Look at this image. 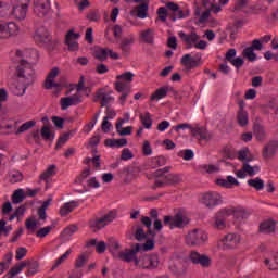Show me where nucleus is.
<instances>
[{
    "label": "nucleus",
    "instance_id": "56",
    "mask_svg": "<svg viewBox=\"0 0 278 278\" xmlns=\"http://www.w3.org/2000/svg\"><path fill=\"white\" fill-rule=\"evenodd\" d=\"M166 165V159L164 156H159L152 159V168H160V166Z\"/></svg>",
    "mask_w": 278,
    "mask_h": 278
},
{
    "label": "nucleus",
    "instance_id": "3",
    "mask_svg": "<svg viewBox=\"0 0 278 278\" xmlns=\"http://www.w3.org/2000/svg\"><path fill=\"white\" fill-rule=\"evenodd\" d=\"M18 123L15 122L14 124H7L1 126V131L4 136H10L14 134L15 136H21V134H25V131H29L33 127H36V121L31 119L22 124L18 128Z\"/></svg>",
    "mask_w": 278,
    "mask_h": 278
},
{
    "label": "nucleus",
    "instance_id": "59",
    "mask_svg": "<svg viewBox=\"0 0 278 278\" xmlns=\"http://www.w3.org/2000/svg\"><path fill=\"white\" fill-rule=\"evenodd\" d=\"M157 14H159L160 21H162L163 23H166V18L168 16V10H166V7H160L157 9Z\"/></svg>",
    "mask_w": 278,
    "mask_h": 278
},
{
    "label": "nucleus",
    "instance_id": "63",
    "mask_svg": "<svg viewBox=\"0 0 278 278\" xmlns=\"http://www.w3.org/2000/svg\"><path fill=\"white\" fill-rule=\"evenodd\" d=\"M121 160H134V153L131 152V150H129V148H126L122 151Z\"/></svg>",
    "mask_w": 278,
    "mask_h": 278
},
{
    "label": "nucleus",
    "instance_id": "30",
    "mask_svg": "<svg viewBox=\"0 0 278 278\" xmlns=\"http://www.w3.org/2000/svg\"><path fill=\"white\" fill-rule=\"evenodd\" d=\"M178 36L182 40V42H186V45H194L195 42L199 41V35H197V33H194V31H192L190 34L179 31Z\"/></svg>",
    "mask_w": 278,
    "mask_h": 278
},
{
    "label": "nucleus",
    "instance_id": "17",
    "mask_svg": "<svg viewBox=\"0 0 278 278\" xmlns=\"http://www.w3.org/2000/svg\"><path fill=\"white\" fill-rule=\"evenodd\" d=\"M94 55L100 62H105L108 58H111V60H121V55L110 48H99L96 50Z\"/></svg>",
    "mask_w": 278,
    "mask_h": 278
},
{
    "label": "nucleus",
    "instance_id": "50",
    "mask_svg": "<svg viewBox=\"0 0 278 278\" xmlns=\"http://www.w3.org/2000/svg\"><path fill=\"white\" fill-rule=\"evenodd\" d=\"M243 170H245L247 175H249L250 177H253V175H255L256 173H260V166L254 165L251 166L249 163H243Z\"/></svg>",
    "mask_w": 278,
    "mask_h": 278
},
{
    "label": "nucleus",
    "instance_id": "51",
    "mask_svg": "<svg viewBox=\"0 0 278 278\" xmlns=\"http://www.w3.org/2000/svg\"><path fill=\"white\" fill-rule=\"evenodd\" d=\"M38 268H40V264L37 261L29 262L26 277H31V275H36V273H38Z\"/></svg>",
    "mask_w": 278,
    "mask_h": 278
},
{
    "label": "nucleus",
    "instance_id": "43",
    "mask_svg": "<svg viewBox=\"0 0 278 278\" xmlns=\"http://www.w3.org/2000/svg\"><path fill=\"white\" fill-rule=\"evenodd\" d=\"M8 177L10 184H18L23 180V173L16 169H12L11 172H9Z\"/></svg>",
    "mask_w": 278,
    "mask_h": 278
},
{
    "label": "nucleus",
    "instance_id": "38",
    "mask_svg": "<svg viewBox=\"0 0 278 278\" xmlns=\"http://www.w3.org/2000/svg\"><path fill=\"white\" fill-rule=\"evenodd\" d=\"M238 160H240V162H243V164L245 162H253V155H251V151L249 150V148H243L238 152Z\"/></svg>",
    "mask_w": 278,
    "mask_h": 278
},
{
    "label": "nucleus",
    "instance_id": "36",
    "mask_svg": "<svg viewBox=\"0 0 278 278\" xmlns=\"http://www.w3.org/2000/svg\"><path fill=\"white\" fill-rule=\"evenodd\" d=\"M165 181L168 186H177L184 181V176L181 174H168L165 176Z\"/></svg>",
    "mask_w": 278,
    "mask_h": 278
},
{
    "label": "nucleus",
    "instance_id": "11",
    "mask_svg": "<svg viewBox=\"0 0 278 278\" xmlns=\"http://www.w3.org/2000/svg\"><path fill=\"white\" fill-rule=\"evenodd\" d=\"M189 260L192 262V264H195V266H201V268H210V266H212V257L197 251L190 252Z\"/></svg>",
    "mask_w": 278,
    "mask_h": 278
},
{
    "label": "nucleus",
    "instance_id": "14",
    "mask_svg": "<svg viewBox=\"0 0 278 278\" xmlns=\"http://www.w3.org/2000/svg\"><path fill=\"white\" fill-rule=\"evenodd\" d=\"M223 198L216 191H210L203 194L202 203L206 207H216V205H220Z\"/></svg>",
    "mask_w": 278,
    "mask_h": 278
},
{
    "label": "nucleus",
    "instance_id": "6",
    "mask_svg": "<svg viewBox=\"0 0 278 278\" xmlns=\"http://www.w3.org/2000/svg\"><path fill=\"white\" fill-rule=\"evenodd\" d=\"M185 242L188 247H201L207 242V233L201 229H193L187 233Z\"/></svg>",
    "mask_w": 278,
    "mask_h": 278
},
{
    "label": "nucleus",
    "instance_id": "48",
    "mask_svg": "<svg viewBox=\"0 0 278 278\" xmlns=\"http://www.w3.org/2000/svg\"><path fill=\"white\" fill-rule=\"evenodd\" d=\"M248 186H250V188H254V190H264V180L260 177L250 179L248 180Z\"/></svg>",
    "mask_w": 278,
    "mask_h": 278
},
{
    "label": "nucleus",
    "instance_id": "52",
    "mask_svg": "<svg viewBox=\"0 0 278 278\" xmlns=\"http://www.w3.org/2000/svg\"><path fill=\"white\" fill-rule=\"evenodd\" d=\"M100 114L101 112L96 113L92 121L84 127L85 134H90L92 131V129L97 125V122L99 121Z\"/></svg>",
    "mask_w": 278,
    "mask_h": 278
},
{
    "label": "nucleus",
    "instance_id": "18",
    "mask_svg": "<svg viewBox=\"0 0 278 278\" xmlns=\"http://www.w3.org/2000/svg\"><path fill=\"white\" fill-rule=\"evenodd\" d=\"M115 90L116 92H119V93L122 92V96L119 97V103L121 105H125V101H127V97L131 94V85L123 81H116Z\"/></svg>",
    "mask_w": 278,
    "mask_h": 278
},
{
    "label": "nucleus",
    "instance_id": "33",
    "mask_svg": "<svg viewBox=\"0 0 278 278\" xmlns=\"http://www.w3.org/2000/svg\"><path fill=\"white\" fill-rule=\"evenodd\" d=\"M253 134L258 142H264V140H266V128H264V126L255 124L253 126Z\"/></svg>",
    "mask_w": 278,
    "mask_h": 278
},
{
    "label": "nucleus",
    "instance_id": "19",
    "mask_svg": "<svg viewBox=\"0 0 278 278\" xmlns=\"http://www.w3.org/2000/svg\"><path fill=\"white\" fill-rule=\"evenodd\" d=\"M180 64H182V66H186V68L189 70L197 68V66L201 64V54H195L194 56H192V54H185L180 59Z\"/></svg>",
    "mask_w": 278,
    "mask_h": 278
},
{
    "label": "nucleus",
    "instance_id": "24",
    "mask_svg": "<svg viewBox=\"0 0 278 278\" xmlns=\"http://www.w3.org/2000/svg\"><path fill=\"white\" fill-rule=\"evenodd\" d=\"M136 39L134 38V35L122 39L119 43V49H122L123 55H129V53H131V45H134Z\"/></svg>",
    "mask_w": 278,
    "mask_h": 278
},
{
    "label": "nucleus",
    "instance_id": "55",
    "mask_svg": "<svg viewBox=\"0 0 278 278\" xmlns=\"http://www.w3.org/2000/svg\"><path fill=\"white\" fill-rule=\"evenodd\" d=\"M68 140L71 139L66 132L60 136L55 146L56 151L62 149V147H64V144L67 143Z\"/></svg>",
    "mask_w": 278,
    "mask_h": 278
},
{
    "label": "nucleus",
    "instance_id": "21",
    "mask_svg": "<svg viewBox=\"0 0 278 278\" xmlns=\"http://www.w3.org/2000/svg\"><path fill=\"white\" fill-rule=\"evenodd\" d=\"M35 42L39 45H43L45 42H49L51 40V36L49 35V30L45 26H41L36 29L34 35Z\"/></svg>",
    "mask_w": 278,
    "mask_h": 278
},
{
    "label": "nucleus",
    "instance_id": "29",
    "mask_svg": "<svg viewBox=\"0 0 278 278\" xmlns=\"http://www.w3.org/2000/svg\"><path fill=\"white\" fill-rule=\"evenodd\" d=\"M97 99L101 100V108H108L110 103H114V97H112V93L104 92L103 90H99L97 92Z\"/></svg>",
    "mask_w": 278,
    "mask_h": 278
},
{
    "label": "nucleus",
    "instance_id": "15",
    "mask_svg": "<svg viewBox=\"0 0 278 278\" xmlns=\"http://www.w3.org/2000/svg\"><path fill=\"white\" fill-rule=\"evenodd\" d=\"M81 35L79 33H75V30L71 29L65 35V45L68 47V51H79V43L77 40Z\"/></svg>",
    "mask_w": 278,
    "mask_h": 278
},
{
    "label": "nucleus",
    "instance_id": "10",
    "mask_svg": "<svg viewBox=\"0 0 278 278\" xmlns=\"http://www.w3.org/2000/svg\"><path fill=\"white\" fill-rule=\"evenodd\" d=\"M141 249H142V245L140 243H136L134 249L119 252L116 255V257L118 260H122L123 262H134L135 266H139L140 261L138 257H136V253H139Z\"/></svg>",
    "mask_w": 278,
    "mask_h": 278
},
{
    "label": "nucleus",
    "instance_id": "34",
    "mask_svg": "<svg viewBox=\"0 0 278 278\" xmlns=\"http://www.w3.org/2000/svg\"><path fill=\"white\" fill-rule=\"evenodd\" d=\"M141 40L146 42L147 45H153L155 42V33L152 28H148L140 34Z\"/></svg>",
    "mask_w": 278,
    "mask_h": 278
},
{
    "label": "nucleus",
    "instance_id": "44",
    "mask_svg": "<svg viewBox=\"0 0 278 278\" xmlns=\"http://www.w3.org/2000/svg\"><path fill=\"white\" fill-rule=\"evenodd\" d=\"M149 16V3L143 2L137 7V18H147Z\"/></svg>",
    "mask_w": 278,
    "mask_h": 278
},
{
    "label": "nucleus",
    "instance_id": "58",
    "mask_svg": "<svg viewBox=\"0 0 278 278\" xmlns=\"http://www.w3.org/2000/svg\"><path fill=\"white\" fill-rule=\"evenodd\" d=\"M88 262L86 254L79 255L75 261V268H84V265Z\"/></svg>",
    "mask_w": 278,
    "mask_h": 278
},
{
    "label": "nucleus",
    "instance_id": "39",
    "mask_svg": "<svg viewBox=\"0 0 278 278\" xmlns=\"http://www.w3.org/2000/svg\"><path fill=\"white\" fill-rule=\"evenodd\" d=\"M141 121V125H143L144 129H151L153 127V119L151 118V113L146 112L139 115Z\"/></svg>",
    "mask_w": 278,
    "mask_h": 278
},
{
    "label": "nucleus",
    "instance_id": "22",
    "mask_svg": "<svg viewBox=\"0 0 278 278\" xmlns=\"http://www.w3.org/2000/svg\"><path fill=\"white\" fill-rule=\"evenodd\" d=\"M58 75H60V70L58 67H53L48 74L45 81V88L47 90H51V88H60V84L53 80L54 77H56Z\"/></svg>",
    "mask_w": 278,
    "mask_h": 278
},
{
    "label": "nucleus",
    "instance_id": "46",
    "mask_svg": "<svg viewBox=\"0 0 278 278\" xmlns=\"http://www.w3.org/2000/svg\"><path fill=\"white\" fill-rule=\"evenodd\" d=\"M25 201V191L23 189H17L12 194V203L18 204Z\"/></svg>",
    "mask_w": 278,
    "mask_h": 278
},
{
    "label": "nucleus",
    "instance_id": "54",
    "mask_svg": "<svg viewBox=\"0 0 278 278\" xmlns=\"http://www.w3.org/2000/svg\"><path fill=\"white\" fill-rule=\"evenodd\" d=\"M53 229V226H46L40 228L37 232L36 236L37 238H47L49 233H51V230Z\"/></svg>",
    "mask_w": 278,
    "mask_h": 278
},
{
    "label": "nucleus",
    "instance_id": "5",
    "mask_svg": "<svg viewBox=\"0 0 278 278\" xmlns=\"http://www.w3.org/2000/svg\"><path fill=\"white\" fill-rule=\"evenodd\" d=\"M21 27L15 22L0 21V38L2 40H10V38H16Z\"/></svg>",
    "mask_w": 278,
    "mask_h": 278
},
{
    "label": "nucleus",
    "instance_id": "2",
    "mask_svg": "<svg viewBox=\"0 0 278 278\" xmlns=\"http://www.w3.org/2000/svg\"><path fill=\"white\" fill-rule=\"evenodd\" d=\"M36 73L27 61L21 60L17 66V79L23 81L25 86H31L36 79Z\"/></svg>",
    "mask_w": 278,
    "mask_h": 278
},
{
    "label": "nucleus",
    "instance_id": "57",
    "mask_svg": "<svg viewBox=\"0 0 278 278\" xmlns=\"http://www.w3.org/2000/svg\"><path fill=\"white\" fill-rule=\"evenodd\" d=\"M41 138H43V140H53L54 136H51V128H49V126H43L41 128Z\"/></svg>",
    "mask_w": 278,
    "mask_h": 278
},
{
    "label": "nucleus",
    "instance_id": "42",
    "mask_svg": "<svg viewBox=\"0 0 278 278\" xmlns=\"http://www.w3.org/2000/svg\"><path fill=\"white\" fill-rule=\"evenodd\" d=\"M260 231L262 233H273L275 231V222L265 220L260 225Z\"/></svg>",
    "mask_w": 278,
    "mask_h": 278
},
{
    "label": "nucleus",
    "instance_id": "62",
    "mask_svg": "<svg viewBox=\"0 0 278 278\" xmlns=\"http://www.w3.org/2000/svg\"><path fill=\"white\" fill-rule=\"evenodd\" d=\"M27 255V248H17L15 251V260L21 261Z\"/></svg>",
    "mask_w": 278,
    "mask_h": 278
},
{
    "label": "nucleus",
    "instance_id": "28",
    "mask_svg": "<svg viewBox=\"0 0 278 278\" xmlns=\"http://www.w3.org/2000/svg\"><path fill=\"white\" fill-rule=\"evenodd\" d=\"M191 135L200 140H212V135L203 127L191 128Z\"/></svg>",
    "mask_w": 278,
    "mask_h": 278
},
{
    "label": "nucleus",
    "instance_id": "8",
    "mask_svg": "<svg viewBox=\"0 0 278 278\" xmlns=\"http://www.w3.org/2000/svg\"><path fill=\"white\" fill-rule=\"evenodd\" d=\"M150 236H155V232L149 230L144 232V228L142 226H132L130 230L126 232L127 240H137V242H142V240H147Z\"/></svg>",
    "mask_w": 278,
    "mask_h": 278
},
{
    "label": "nucleus",
    "instance_id": "60",
    "mask_svg": "<svg viewBox=\"0 0 278 278\" xmlns=\"http://www.w3.org/2000/svg\"><path fill=\"white\" fill-rule=\"evenodd\" d=\"M201 168L204 173L208 174L218 173V170H220V168L217 165H202Z\"/></svg>",
    "mask_w": 278,
    "mask_h": 278
},
{
    "label": "nucleus",
    "instance_id": "41",
    "mask_svg": "<svg viewBox=\"0 0 278 278\" xmlns=\"http://www.w3.org/2000/svg\"><path fill=\"white\" fill-rule=\"evenodd\" d=\"M264 264L267 266L269 270H278V253L275 252L271 258H266Z\"/></svg>",
    "mask_w": 278,
    "mask_h": 278
},
{
    "label": "nucleus",
    "instance_id": "7",
    "mask_svg": "<svg viewBox=\"0 0 278 278\" xmlns=\"http://www.w3.org/2000/svg\"><path fill=\"white\" fill-rule=\"evenodd\" d=\"M163 223L167 225L169 229H184V227L190 223V219H188L182 212H178L175 216H165Z\"/></svg>",
    "mask_w": 278,
    "mask_h": 278
},
{
    "label": "nucleus",
    "instance_id": "31",
    "mask_svg": "<svg viewBox=\"0 0 278 278\" xmlns=\"http://www.w3.org/2000/svg\"><path fill=\"white\" fill-rule=\"evenodd\" d=\"M75 207H79V203L75 200L64 203L60 208L61 216H68V214H71Z\"/></svg>",
    "mask_w": 278,
    "mask_h": 278
},
{
    "label": "nucleus",
    "instance_id": "53",
    "mask_svg": "<svg viewBox=\"0 0 278 278\" xmlns=\"http://www.w3.org/2000/svg\"><path fill=\"white\" fill-rule=\"evenodd\" d=\"M117 79H121L118 81H123V84H125V81H126V84H131L134 81V73L126 72L122 75H118Z\"/></svg>",
    "mask_w": 278,
    "mask_h": 278
},
{
    "label": "nucleus",
    "instance_id": "13",
    "mask_svg": "<svg viewBox=\"0 0 278 278\" xmlns=\"http://www.w3.org/2000/svg\"><path fill=\"white\" fill-rule=\"evenodd\" d=\"M140 268H146L148 270H153L160 266V257L157 254L143 255L139 258Z\"/></svg>",
    "mask_w": 278,
    "mask_h": 278
},
{
    "label": "nucleus",
    "instance_id": "16",
    "mask_svg": "<svg viewBox=\"0 0 278 278\" xmlns=\"http://www.w3.org/2000/svg\"><path fill=\"white\" fill-rule=\"evenodd\" d=\"M29 3H31V0H20V4L13 7V16L16 17L18 21H23V18L27 16Z\"/></svg>",
    "mask_w": 278,
    "mask_h": 278
},
{
    "label": "nucleus",
    "instance_id": "40",
    "mask_svg": "<svg viewBox=\"0 0 278 278\" xmlns=\"http://www.w3.org/2000/svg\"><path fill=\"white\" fill-rule=\"evenodd\" d=\"M237 122L240 127H247V125H249V113H247L242 108L239 110L237 115Z\"/></svg>",
    "mask_w": 278,
    "mask_h": 278
},
{
    "label": "nucleus",
    "instance_id": "32",
    "mask_svg": "<svg viewBox=\"0 0 278 278\" xmlns=\"http://www.w3.org/2000/svg\"><path fill=\"white\" fill-rule=\"evenodd\" d=\"M104 144L111 149H121L122 147H127V139H106Z\"/></svg>",
    "mask_w": 278,
    "mask_h": 278
},
{
    "label": "nucleus",
    "instance_id": "9",
    "mask_svg": "<svg viewBox=\"0 0 278 278\" xmlns=\"http://www.w3.org/2000/svg\"><path fill=\"white\" fill-rule=\"evenodd\" d=\"M231 214H233L232 208H222L217 214H215L212 222L214 229H225V227H227V216H231Z\"/></svg>",
    "mask_w": 278,
    "mask_h": 278
},
{
    "label": "nucleus",
    "instance_id": "47",
    "mask_svg": "<svg viewBox=\"0 0 278 278\" xmlns=\"http://www.w3.org/2000/svg\"><path fill=\"white\" fill-rule=\"evenodd\" d=\"M78 229L79 228L77 226L70 225L63 230L62 236L65 240H71V237L77 233Z\"/></svg>",
    "mask_w": 278,
    "mask_h": 278
},
{
    "label": "nucleus",
    "instance_id": "37",
    "mask_svg": "<svg viewBox=\"0 0 278 278\" xmlns=\"http://www.w3.org/2000/svg\"><path fill=\"white\" fill-rule=\"evenodd\" d=\"M168 87H161L151 94V101H160V99H165L168 96Z\"/></svg>",
    "mask_w": 278,
    "mask_h": 278
},
{
    "label": "nucleus",
    "instance_id": "20",
    "mask_svg": "<svg viewBox=\"0 0 278 278\" xmlns=\"http://www.w3.org/2000/svg\"><path fill=\"white\" fill-rule=\"evenodd\" d=\"M79 103H81V96L79 93L61 98V110H68L71 105H79Z\"/></svg>",
    "mask_w": 278,
    "mask_h": 278
},
{
    "label": "nucleus",
    "instance_id": "4",
    "mask_svg": "<svg viewBox=\"0 0 278 278\" xmlns=\"http://www.w3.org/2000/svg\"><path fill=\"white\" fill-rule=\"evenodd\" d=\"M240 242H242V237L230 232L217 241V249L219 251H231V249H238Z\"/></svg>",
    "mask_w": 278,
    "mask_h": 278
},
{
    "label": "nucleus",
    "instance_id": "61",
    "mask_svg": "<svg viewBox=\"0 0 278 278\" xmlns=\"http://www.w3.org/2000/svg\"><path fill=\"white\" fill-rule=\"evenodd\" d=\"M249 5V0H237L235 3V12H240V10L247 8Z\"/></svg>",
    "mask_w": 278,
    "mask_h": 278
},
{
    "label": "nucleus",
    "instance_id": "45",
    "mask_svg": "<svg viewBox=\"0 0 278 278\" xmlns=\"http://www.w3.org/2000/svg\"><path fill=\"white\" fill-rule=\"evenodd\" d=\"M56 172H55V165H50L41 175H40V179L42 181H48L49 179H51V177L55 176Z\"/></svg>",
    "mask_w": 278,
    "mask_h": 278
},
{
    "label": "nucleus",
    "instance_id": "64",
    "mask_svg": "<svg viewBox=\"0 0 278 278\" xmlns=\"http://www.w3.org/2000/svg\"><path fill=\"white\" fill-rule=\"evenodd\" d=\"M142 153L143 155H147V156L153 153V150L151 149V143L148 140L143 141Z\"/></svg>",
    "mask_w": 278,
    "mask_h": 278
},
{
    "label": "nucleus",
    "instance_id": "49",
    "mask_svg": "<svg viewBox=\"0 0 278 278\" xmlns=\"http://www.w3.org/2000/svg\"><path fill=\"white\" fill-rule=\"evenodd\" d=\"M242 55L245 60H249V62H255V60H257V54H255L253 48L250 47L243 49Z\"/></svg>",
    "mask_w": 278,
    "mask_h": 278
},
{
    "label": "nucleus",
    "instance_id": "27",
    "mask_svg": "<svg viewBox=\"0 0 278 278\" xmlns=\"http://www.w3.org/2000/svg\"><path fill=\"white\" fill-rule=\"evenodd\" d=\"M27 86H29V85H25L23 81L17 79V81H15L11 86V92L13 94H15V97H23V94H25V92H27Z\"/></svg>",
    "mask_w": 278,
    "mask_h": 278
},
{
    "label": "nucleus",
    "instance_id": "1",
    "mask_svg": "<svg viewBox=\"0 0 278 278\" xmlns=\"http://www.w3.org/2000/svg\"><path fill=\"white\" fill-rule=\"evenodd\" d=\"M116 219V212L110 211L109 213L102 215V216H93L91 219L88 222V226L93 231L97 233V231H101V229H105L108 225H111V223H114Z\"/></svg>",
    "mask_w": 278,
    "mask_h": 278
},
{
    "label": "nucleus",
    "instance_id": "23",
    "mask_svg": "<svg viewBox=\"0 0 278 278\" xmlns=\"http://www.w3.org/2000/svg\"><path fill=\"white\" fill-rule=\"evenodd\" d=\"M167 10L173 12L172 21H176L177 18H186V14H184V10H181V7L175 2H167L166 3Z\"/></svg>",
    "mask_w": 278,
    "mask_h": 278
},
{
    "label": "nucleus",
    "instance_id": "12",
    "mask_svg": "<svg viewBox=\"0 0 278 278\" xmlns=\"http://www.w3.org/2000/svg\"><path fill=\"white\" fill-rule=\"evenodd\" d=\"M51 12V0H35L34 14L39 18H45Z\"/></svg>",
    "mask_w": 278,
    "mask_h": 278
},
{
    "label": "nucleus",
    "instance_id": "26",
    "mask_svg": "<svg viewBox=\"0 0 278 278\" xmlns=\"http://www.w3.org/2000/svg\"><path fill=\"white\" fill-rule=\"evenodd\" d=\"M216 184L222 188H228V189L233 188V186H240V182L233 176H227L226 178H218L216 180Z\"/></svg>",
    "mask_w": 278,
    "mask_h": 278
},
{
    "label": "nucleus",
    "instance_id": "35",
    "mask_svg": "<svg viewBox=\"0 0 278 278\" xmlns=\"http://www.w3.org/2000/svg\"><path fill=\"white\" fill-rule=\"evenodd\" d=\"M125 121H117L115 124V129L119 136H131V130L134 127L127 126L123 128Z\"/></svg>",
    "mask_w": 278,
    "mask_h": 278
},
{
    "label": "nucleus",
    "instance_id": "25",
    "mask_svg": "<svg viewBox=\"0 0 278 278\" xmlns=\"http://www.w3.org/2000/svg\"><path fill=\"white\" fill-rule=\"evenodd\" d=\"M277 149H278V141L277 140L269 141L268 144L264 147L263 157L265 160L273 157V155L277 153Z\"/></svg>",
    "mask_w": 278,
    "mask_h": 278
}]
</instances>
